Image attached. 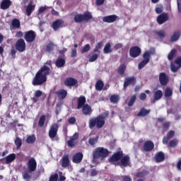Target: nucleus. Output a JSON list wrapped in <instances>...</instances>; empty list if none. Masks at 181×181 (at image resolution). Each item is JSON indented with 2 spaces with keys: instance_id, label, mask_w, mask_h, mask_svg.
I'll return each instance as SVG.
<instances>
[{
  "instance_id": "38",
  "label": "nucleus",
  "mask_w": 181,
  "mask_h": 181,
  "mask_svg": "<svg viewBox=\"0 0 181 181\" xmlns=\"http://www.w3.org/2000/svg\"><path fill=\"white\" fill-rule=\"evenodd\" d=\"M103 88H104V82L101 80H98L95 84V90L96 91H102Z\"/></svg>"
},
{
  "instance_id": "41",
  "label": "nucleus",
  "mask_w": 181,
  "mask_h": 181,
  "mask_svg": "<svg viewBox=\"0 0 181 181\" xmlns=\"http://www.w3.org/2000/svg\"><path fill=\"white\" fill-rule=\"evenodd\" d=\"M170 148H176L177 145H179V139H174L173 140H170L168 144Z\"/></svg>"
},
{
  "instance_id": "35",
  "label": "nucleus",
  "mask_w": 181,
  "mask_h": 181,
  "mask_svg": "<svg viewBox=\"0 0 181 181\" xmlns=\"http://www.w3.org/2000/svg\"><path fill=\"white\" fill-rule=\"evenodd\" d=\"M151 112V110H146L145 107H142L139 113L137 114V117H146Z\"/></svg>"
},
{
  "instance_id": "54",
  "label": "nucleus",
  "mask_w": 181,
  "mask_h": 181,
  "mask_svg": "<svg viewBox=\"0 0 181 181\" xmlns=\"http://www.w3.org/2000/svg\"><path fill=\"white\" fill-rule=\"evenodd\" d=\"M135 101H136V95H133L132 96V98H130V100H129V101L127 105H128L129 107H132V105H134Z\"/></svg>"
},
{
  "instance_id": "57",
  "label": "nucleus",
  "mask_w": 181,
  "mask_h": 181,
  "mask_svg": "<svg viewBox=\"0 0 181 181\" xmlns=\"http://www.w3.org/2000/svg\"><path fill=\"white\" fill-rule=\"evenodd\" d=\"M68 122L69 124H70V125H74V124H76V117H71L68 119Z\"/></svg>"
},
{
  "instance_id": "24",
  "label": "nucleus",
  "mask_w": 181,
  "mask_h": 181,
  "mask_svg": "<svg viewBox=\"0 0 181 181\" xmlns=\"http://www.w3.org/2000/svg\"><path fill=\"white\" fill-rule=\"evenodd\" d=\"M62 168H69L70 166V158L69 154H64L62 158Z\"/></svg>"
},
{
  "instance_id": "4",
  "label": "nucleus",
  "mask_w": 181,
  "mask_h": 181,
  "mask_svg": "<svg viewBox=\"0 0 181 181\" xmlns=\"http://www.w3.org/2000/svg\"><path fill=\"white\" fill-rule=\"evenodd\" d=\"M90 19H93V14L91 12L87 11L83 14H76L74 18V21L76 23H81V22H88Z\"/></svg>"
},
{
  "instance_id": "11",
  "label": "nucleus",
  "mask_w": 181,
  "mask_h": 181,
  "mask_svg": "<svg viewBox=\"0 0 181 181\" xmlns=\"http://www.w3.org/2000/svg\"><path fill=\"white\" fill-rule=\"evenodd\" d=\"M141 52L142 50L138 46H133L130 48L129 50L130 57H133L134 59L139 57V56H141Z\"/></svg>"
},
{
  "instance_id": "16",
  "label": "nucleus",
  "mask_w": 181,
  "mask_h": 181,
  "mask_svg": "<svg viewBox=\"0 0 181 181\" xmlns=\"http://www.w3.org/2000/svg\"><path fill=\"white\" fill-rule=\"evenodd\" d=\"M63 25H64V21L62 19H57L52 23V28L56 32L60 29V28H63Z\"/></svg>"
},
{
  "instance_id": "39",
  "label": "nucleus",
  "mask_w": 181,
  "mask_h": 181,
  "mask_svg": "<svg viewBox=\"0 0 181 181\" xmlns=\"http://www.w3.org/2000/svg\"><path fill=\"white\" fill-rule=\"evenodd\" d=\"M45 122H46V115H42L39 119L38 127L40 128H43V127H45Z\"/></svg>"
},
{
  "instance_id": "29",
  "label": "nucleus",
  "mask_w": 181,
  "mask_h": 181,
  "mask_svg": "<svg viewBox=\"0 0 181 181\" xmlns=\"http://www.w3.org/2000/svg\"><path fill=\"white\" fill-rule=\"evenodd\" d=\"M11 5H12L11 0H2L0 8L4 10L8 9Z\"/></svg>"
},
{
  "instance_id": "7",
  "label": "nucleus",
  "mask_w": 181,
  "mask_h": 181,
  "mask_svg": "<svg viewBox=\"0 0 181 181\" xmlns=\"http://www.w3.org/2000/svg\"><path fill=\"white\" fill-rule=\"evenodd\" d=\"M15 47L17 52L23 53V52L26 50V42H25V40H23V38L18 39L15 44Z\"/></svg>"
},
{
  "instance_id": "1",
  "label": "nucleus",
  "mask_w": 181,
  "mask_h": 181,
  "mask_svg": "<svg viewBox=\"0 0 181 181\" xmlns=\"http://www.w3.org/2000/svg\"><path fill=\"white\" fill-rule=\"evenodd\" d=\"M50 73H52V70L49 67L46 65L42 66L33 79V86H36L45 84L47 81V76H49Z\"/></svg>"
},
{
  "instance_id": "2",
  "label": "nucleus",
  "mask_w": 181,
  "mask_h": 181,
  "mask_svg": "<svg viewBox=\"0 0 181 181\" xmlns=\"http://www.w3.org/2000/svg\"><path fill=\"white\" fill-rule=\"evenodd\" d=\"M110 151L104 147H98L93 151V163H101L103 160L108 158Z\"/></svg>"
},
{
  "instance_id": "50",
  "label": "nucleus",
  "mask_w": 181,
  "mask_h": 181,
  "mask_svg": "<svg viewBox=\"0 0 181 181\" xmlns=\"http://www.w3.org/2000/svg\"><path fill=\"white\" fill-rule=\"evenodd\" d=\"M173 94V90L170 89V88H167L165 91V97L166 98H169V97H172Z\"/></svg>"
},
{
  "instance_id": "20",
  "label": "nucleus",
  "mask_w": 181,
  "mask_h": 181,
  "mask_svg": "<svg viewBox=\"0 0 181 181\" xmlns=\"http://www.w3.org/2000/svg\"><path fill=\"white\" fill-rule=\"evenodd\" d=\"M117 19H119V17L117 15H110L106 16L103 18V21L106 23H114Z\"/></svg>"
},
{
  "instance_id": "27",
  "label": "nucleus",
  "mask_w": 181,
  "mask_h": 181,
  "mask_svg": "<svg viewBox=\"0 0 181 181\" xmlns=\"http://www.w3.org/2000/svg\"><path fill=\"white\" fill-rule=\"evenodd\" d=\"M86 96L84 95H81L78 98V105H77V110H81L82 107H84L86 105Z\"/></svg>"
},
{
  "instance_id": "48",
  "label": "nucleus",
  "mask_w": 181,
  "mask_h": 181,
  "mask_svg": "<svg viewBox=\"0 0 181 181\" xmlns=\"http://www.w3.org/2000/svg\"><path fill=\"white\" fill-rule=\"evenodd\" d=\"M54 49V45H53V42H49L46 46L45 51L48 53H50V52H52V50Z\"/></svg>"
},
{
  "instance_id": "21",
  "label": "nucleus",
  "mask_w": 181,
  "mask_h": 181,
  "mask_svg": "<svg viewBox=\"0 0 181 181\" xmlns=\"http://www.w3.org/2000/svg\"><path fill=\"white\" fill-rule=\"evenodd\" d=\"M131 160V158L129 156L126 155L123 156L120 158V163H119V166H124V168H127V166H129V162Z\"/></svg>"
},
{
  "instance_id": "47",
  "label": "nucleus",
  "mask_w": 181,
  "mask_h": 181,
  "mask_svg": "<svg viewBox=\"0 0 181 181\" xmlns=\"http://www.w3.org/2000/svg\"><path fill=\"white\" fill-rule=\"evenodd\" d=\"M14 144L16 146V148L19 149V148L22 146V139L19 137H16V139H15Z\"/></svg>"
},
{
  "instance_id": "58",
  "label": "nucleus",
  "mask_w": 181,
  "mask_h": 181,
  "mask_svg": "<svg viewBox=\"0 0 181 181\" xmlns=\"http://www.w3.org/2000/svg\"><path fill=\"white\" fill-rule=\"evenodd\" d=\"M97 175H98V171L95 168L92 169L90 171V176L94 177L97 176Z\"/></svg>"
},
{
  "instance_id": "32",
  "label": "nucleus",
  "mask_w": 181,
  "mask_h": 181,
  "mask_svg": "<svg viewBox=\"0 0 181 181\" xmlns=\"http://www.w3.org/2000/svg\"><path fill=\"white\" fill-rule=\"evenodd\" d=\"M15 159H16V154L15 153L9 154L6 157V164L9 165V163H12V162H13Z\"/></svg>"
},
{
  "instance_id": "30",
  "label": "nucleus",
  "mask_w": 181,
  "mask_h": 181,
  "mask_svg": "<svg viewBox=\"0 0 181 181\" xmlns=\"http://www.w3.org/2000/svg\"><path fill=\"white\" fill-rule=\"evenodd\" d=\"M35 5L29 4L25 9V15H27V16H30V15H32V12L35 11Z\"/></svg>"
},
{
  "instance_id": "62",
  "label": "nucleus",
  "mask_w": 181,
  "mask_h": 181,
  "mask_svg": "<svg viewBox=\"0 0 181 181\" xmlns=\"http://www.w3.org/2000/svg\"><path fill=\"white\" fill-rule=\"evenodd\" d=\"M122 181H132V177L129 175L123 176Z\"/></svg>"
},
{
  "instance_id": "46",
  "label": "nucleus",
  "mask_w": 181,
  "mask_h": 181,
  "mask_svg": "<svg viewBox=\"0 0 181 181\" xmlns=\"http://www.w3.org/2000/svg\"><path fill=\"white\" fill-rule=\"evenodd\" d=\"M97 142H98V136H96L95 138H89L88 139V144L91 146H94Z\"/></svg>"
},
{
  "instance_id": "31",
  "label": "nucleus",
  "mask_w": 181,
  "mask_h": 181,
  "mask_svg": "<svg viewBox=\"0 0 181 181\" xmlns=\"http://www.w3.org/2000/svg\"><path fill=\"white\" fill-rule=\"evenodd\" d=\"M162 97H163V92H162L161 90H156V92H154L153 103H155V101L160 100Z\"/></svg>"
},
{
  "instance_id": "25",
  "label": "nucleus",
  "mask_w": 181,
  "mask_h": 181,
  "mask_svg": "<svg viewBox=\"0 0 181 181\" xmlns=\"http://www.w3.org/2000/svg\"><path fill=\"white\" fill-rule=\"evenodd\" d=\"M59 100H64L67 97V91L65 89H59L55 92Z\"/></svg>"
},
{
  "instance_id": "13",
  "label": "nucleus",
  "mask_w": 181,
  "mask_h": 181,
  "mask_svg": "<svg viewBox=\"0 0 181 181\" xmlns=\"http://www.w3.org/2000/svg\"><path fill=\"white\" fill-rule=\"evenodd\" d=\"M159 82L160 86H167L169 83V76L166 75V73L161 72L159 74Z\"/></svg>"
},
{
  "instance_id": "6",
  "label": "nucleus",
  "mask_w": 181,
  "mask_h": 181,
  "mask_svg": "<svg viewBox=\"0 0 181 181\" xmlns=\"http://www.w3.org/2000/svg\"><path fill=\"white\" fill-rule=\"evenodd\" d=\"M24 40L27 43H33L36 40V32L32 30L25 32Z\"/></svg>"
},
{
  "instance_id": "15",
  "label": "nucleus",
  "mask_w": 181,
  "mask_h": 181,
  "mask_svg": "<svg viewBox=\"0 0 181 181\" xmlns=\"http://www.w3.org/2000/svg\"><path fill=\"white\" fill-rule=\"evenodd\" d=\"M169 21V16L166 13H163L157 17V22L158 25H163L165 22Z\"/></svg>"
},
{
  "instance_id": "26",
  "label": "nucleus",
  "mask_w": 181,
  "mask_h": 181,
  "mask_svg": "<svg viewBox=\"0 0 181 181\" xmlns=\"http://www.w3.org/2000/svg\"><path fill=\"white\" fill-rule=\"evenodd\" d=\"M155 160L156 163H160L165 160V153L162 151H159L155 155Z\"/></svg>"
},
{
  "instance_id": "49",
  "label": "nucleus",
  "mask_w": 181,
  "mask_h": 181,
  "mask_svg": "<svg viewBox=\"0 0 181 181\" xmlns=\"http://www.w3.org/2000/svg\"><path fill=\"white\" fill-rule=\"evenodd\" d=\"M35 141H36V136H35V134L29 136L26 139L27 144H33Z\"/></svg>"
},
{
  "instance_id": "19",
  "label": "nucleus",
  "mask_w": 181,
  "mask_h": 181,
  "mask_svg": "<svg viewBox=\"0 0 181 181\" xmlns=\"http://www.w3.org/2000/svg\"><path fill=\"white\" fill-rule=\"evenodd\" d=\"M64 57H66V55L63 54V56L61 58L60 57H59L57 59L55 62L56 67H57L58 69L64 67V66L66 65V59Z\"/></svg>"
},
{
  "instance_id": "22",
  "label": "nucleus",
  "mask_w": 181,
  "mask_h": 181,
  "mask_svg": "<svg viewBox=\"0 0 181 181\" xmlns=\"http://www.w3.org/2000/svg\"><path fill=\"white\" fill-rule=\"evenodd\" d=\"M173 136H175V131L170 130L167 135L163 138V144L164 145H168L169 141H170Z\"/></svg>"
},
{
  "instance_id": "42",
  "label": "nucleus",
  "mask_w": 181,
  "mask_h": 181,
  "mask_svg": "<svg viewBox=\"0 0 181 181\" xmlns=\"http://www.w3.org/2000/svg\"><path fill=\"white\" fill-rule=\"evenodd\" d=\"M103 52L105 54H108V53H111L112 52V49H111V43L110 42L106 43L103 49Z\"/></svg>"
},
{
  "instance_id": "8",
  "label": "nucleus",
  "mask_w": 181,
  "mask_h": 181,
  "mask_svg": "<svg viewBox=\"0 0 181 181\" xmlns=\"http://www.w3.org/2000/svg\"><path fill=\"white\" fill-rule=\"evenodd\" d=\"M28 170L30 173L32 172H35L36 170V168H37V163L36 162V159L32 157L30 158L27 163Z\"/></svg>"
},
{
  "instance_id": "52",
  "label": "nucleus",
  "mask_w": 181,
  "mask_h": 181,
  "mask_svg": "<svg viewBox=\"0 0 181 181\" xmlns=\"http://www.w3.org/2000/svg\"><path fill=\"white\" fill-rule=\"evenodd\" d=\"M148 172L143 170L142 171L138 172L136 173V177H145L148 175Z\"/></svg>"
},
{
  "instance_id": "45",
  "label": "nucleus",
  "mask_w": 181,
  "mask_h": 181,
  "mask_svg": "<svg viewBox=\"0 0 181 181\" xmlns=\"http://www.w3.org/2000/svg\"><path fill=\"white\" fill-rule=\"evenodd\" d=\"M90 50H91V46L90 45V44H86L81 49V53L82 54L87 53V52H90Z\"/></svg>"
},
{
  "instance_id": "60",
  "label": "nucleus",
  "mask_w": 181,
  "mask_h": 181,
  "mask_svg": "<svg viewBox=\"0 0 181 181\" xmlns=\"http://www.w3.org/2000/svg\"><path fill=\"white\" fill-rule=\"evenodd\" d=\"M42 91L38 90H36L35 93H34V95L36 98H39V97H42Z\"/></svg>"
},
{
  "instance_id": "51",
  "label": "nucleus",
  "mask_w": 181,
  "mask_h": 181,
  "mask_svg": "<svg viewBox=\"0 0 181 181\" xmlns=\"http://www.w3.org/2000/svg\"><path fill=\"white\" fill-rule=\"evenodd\" d=\"M66 144L69 148H74V146H76V145H77V141L71 139H69Z\"/></svg>"
},
{
  "instance_id": "59",
  "label": "nucleus",
  "mask_w": 181,
  "mask_h": 181,
  "mask_svg": "<svg viewBox=\"0 0 181 181\" xmlns=\"http://www.w3.org/2000/svg\"><path fill=\"white\" fill-rule=\"evenodd\" d=\"M139 100L141 101H145L146 100V94L145 93H142L139 95Z\"/></svg>"
},
{
  "instance_id": "23",
  "label": "nucleus",
  "mask_w": 181,
  "mask_h": 181,
  "mask_svg": "<svg viewBox=\"0 0 181 181\" xmlns=\"http://www.w3.org/2000/svg\"><path fill=\"white\" fill-rule=\"evenodd\" d=\"M82 108V112L83 115H88V117H91V113L93 112V109H91V106L88 104H86Z\"/></svg>"
},
{
  "instance_id": "18",
  "label": "nucleus",
  "mask_w": 181,
  "mask_h": 181,
  "mask_svg": "<svg viewBox=\"0 0 181 181\" xmlns=\"http://www.w3.org/2000/svg\"><path fill=\"white\" fill-rule=\"evenodd\" d=\"M77 83V79L71 77L66 78L64 81V84L66 87H74V86H76Z\"/></svg>"
},
{
  "instance_id": "10",
  "label": "nucleus",
  "mask_w": 181,
  "mask_h": 181,
  "mask_svg": "<svg viewBox=\"0 0 181 181\" xmlns=\"http://www.w3.org/2000/svg\"><path fill=\"white\" fill-rule=\"evenodd\" d=\"M122 156H124V152L122 151H117L116 153H114L113 155L109 158V162L110 163L118 162V160H121Z\"/></svg>"
},
{
  "instance_id": "5",
  "label": "nucleus",
  "mask_w": 181,
  "mask_h": 181,
  "mask_svg": "<svg viewBox=\"0 0 181 181\" xmlns=\"http://www.w3.org/2000/svg\"><path fill=\"white\" fill-rule=\"evenodd\" d=\"M152 54V52L146 51L143 54V60L139 64L138 69L139 70H142L144 67H145L147 64L149 63V60L151 59V55Z\"/></svg>"
},
{
  "instance_id": "17",
  "label": "nucleus",
  "mask_w": 181,
  "mask_h": 181,
  "mask_svg": "<svg viewBox=\"0 0 181 181\" xmlns=\"http://www.w3.org/2000/svg\"><path fill=\"white\" fill-rule=\"evenodd\" d=\"M83 158H84L83 153L78 152L73 156L72 162L73 163H81L83 161Z\"/></svg>"
},
{
  "instance_id": "28",
  "label": "nucleus",
  "mask_w": 181,
  "mask_h": 181,
  "mask_svg": "<svg viewBox=\"0 0 181 181\" xmlns=\"http://www.w3.org/2000/svg\"><path fill=\"white\" fill-rule=\"evenodd\" d=\"M181 32L180 30H175L173 32L172 36L170 37V42H177V40L180 38Z\"/></svg>"
},
{
  "instance_id": "56",
  "label": "nucleus",
  "mask_w": 181,
  "mask_h": 181,
  "mask_svg": "<svg viewBox=\"0 0 181 181\" xmlns=\"http://www.w3.org/2000/svg\"><path fill=\"white\" fill-rule=\"evenodd\" d=\"M57 179H59V174L55 173L50 176L49 181H57Z\"/></svg>"
},
{
  "instance_id": "63",
  "label": "nucleus",
  "mask_w": 181,
  "mask_h": 181,
  "mask_svg": "<svg viewBox=\"0 0 181 181\" xmlns=\"http://www.w3.org/2000/svg\"><path fill=\"white\" fill-rule=\"evenodd\" d=\"M16 37L21 39V37H23V33L22 31H18L16 33Z\"/></svg>"
},
{
  "instance_id": "37",
  "label": "nucleus",
  "mask_w": 181,
  "mask_h": 181,
  "mask_svg": "<svg viewBox=\"0 0 181 181\" xmlns=\"http://www.w3.org/2000/svg\"><path fill=\"white\" fill-rule=\"evenodd\" d=\"M110 103L112 104H118L119 101V95L117 94L112 95L110 98Z\"/></svg>"
},
{
  "instance_id": "12",
  "label": "nucleus",
  "mask_w": 181,
  "mask_h": 181,
  "mask_svg": "<svg viewBox=\"0 0 181 181\" xmlns=\"http://www.w3.org/2000/svg\"><path fill=\"white\" fill-rule=\"evenodd\" d=\"M59 131V125L57 124H53L49 130V137L50 139H54L57 136V132Z\"/></svg>"
},
{
  "instance_id": "34",
  "label": "nucleus",
  "mask_w": 181,
  "mask_h": 181,
  "mask_svg": "<svg viewBox=\"0 0 181 181\" xmlns=\"http://www.w3.org/2000/svg\"><path fill=\"white\" fill-rule=\"evenodd\" d=\"M11 26L13 29H19L21 28V21L18 18H14L11 21Z\"/></svg>"
},
{
  "instance_id": "64",
  "label": "nucleus",
  "mask_w": 181,
  "mask_h": 181,
  "mask_svg": "<svg viewBox=\"0 0 181 181\" xmlns=\"http://www.w3.org/2000/svg\"><path fill=\"white\" fill-rule=\"evenodd\" d=\"M177 5L179 13H181V0H177Z\"/></svg>"
},
{
  "instance_id": "55",
  "label": "nucleus",
  "mask_w": 181,
  "mask_h": 181,
  "mask_svg": "<svg viewBox=\"0 0 181 181\" xmlns=\"http://www.w3.org/2000/svg\"><path fill=\"white\" fill-rule=\"evenodd\" d=\"M100 54H93L88 59V62L90 63H93L94 62H95V60H97V59H98V55Z\"/></svg>"
},
{
  "instance_id": "36",
  "label": "nucleus",
  "mask_w": 181,
  "mask_h": 181,
  "mask_svg": "<svg viewBox=\"0 0 181 181\" xmlns=\"http://www.w3.org/2000/svg\"><path fill=\"white\" fill-rule=\"evenodd\" d=\"M176 54H177V49H173L170 50V52L168 54V59L170 62H172L173 60V58L175 57Z\"/></svg>"
},
{
  "instance_id": "44",
  "label": "nucleus",
  "mask_w": 181,
  "mask_h": 181,
  "mask_svg": "<svg viewBox=\"0 0 181 181\" xmlns=\"http://www.w3.org/2000/svg\"><path fill=\"white\" fill-rule=\"evenodd\" d=\"M29 173H29V170H28V171L24 172L23 173V179H24V180L29 181L30 180V179H32V175H30V174Z\"/></svg>"
},
{
  "instance_id": "53",
  "label": "nucleus",
  "mask_w": 181,
  "mask_h": 181,
  "mask_svg": "<svg viewBox=\"0 0 181 181\" xmlns=\"http://www.w3.org/2000/svg\"><path fill=\"white\" fill-rule=\"evenodd\" d=\"M156 35H157L160 39H163V37L166 36V33L163 30H160L156 32Z\"/></svg>"
},
{
  "instance_id": "43",
  "label": "nucleus",
  "mask_w": 181,
  "mask_h": 181,
  "mask_svg": "<svg viewBox=\"0 0 181 181\" xmlns=\"http://www.w3.org/2000/svg\"><path fill=\"white\" fill-rule=\"evenodd\" d=\"M169 128H170V122H165L163 123V125H162L163 132H166V131H168L169 129Z\"/></svg>"
},
{
  "instance_id": "3",
  "label": "nucleus",
  "mask_w": 181,
  "mask_h": 181,
  "mask_svg": "<svg viewBox=\"0 0 181 181\" xmlns=\"http://www.w3.org/2000/svg\"><path fill=\"white\" fill-rule=\"evenodd\" d=\"M108 117V113L105 112L104 115H100L96 117H93L89 119L88 127L90 129H94L96 128L100 129L105 125V118Z\"/></svg>"
},
{
  "instance_id": "40",
  "label": "nucleus",
  "mask_w": 181,
  "mask_h": 181,
  "mask_svg": "<svg viewBox=\"0 0 181 181\" xmlns=\"http://www.w3.org/2000/svg\"><path fill=\"white\" fill-rule=\"evenodd\" d=\"M103 45L104 42L103 41L98 42L95 49H93V53H98L100 54V53H101L100 49H102Z\"/></svg>"
},
{
  "instance_id": "33",
  "label": "nucleus",
  "mask_w": 181,
  "mask_h": 181,
  "mask_svg": "<svg viewBox=\"0 0 181 181\" xmlns=\"http://www.w3.org/2000/svg\"><path fill=\"white\" fill-rule=\"evenodd\" d=\"M125 70H127V65L125 64H122L117 69V73L119 76H124V74H125Z\"/></svg>"
},
{
  "instance_id": "14",
  "label": "nucleus",
  "mask_w": 181,
  "mask_h": 181,
  "mask_svg": "<svg viewBox=\"0 0 181 181\" xmlns=\"http://www.w3.org/2000/svg\"><path fill=\"white\" fill-rule=\"evenodd\" d=\"M153 148H155V144L152 142V141L148 140L144 142L142 151L144 152H151V151H153Z\"/></svg>"
},
{
  "instance_id": "9",
  "label": "nucleus",
  "mask_w": 181,
  "mask_h": 181,
  "mask_svg": "<svg viewBox=\"0 0 181 181\" xmlns=\"http://www.w3.org/2000/svg\"><path fill=\"white\" fill-rule=\"evenodd\" d=\"M136 84V77L135 76H128L124 78L123 88H127L129 86H135Z\"/></svg>"
},
{
  "instance_id": "61",
  "label": "nucleus",
  "mask_w": 181,
  "mask_h": 181,
  "mask_svg": "<svg viewBox=\"0 0 181 181\" xmlns=\"http://www.w3.org/2000/svg\"><path fill=\"white\" fill-rule=\"evenodd\" d=\"M175 64H177L179 67H181V57H177L176 59L175 60Z\"/></svg>"
}]
</instances>
